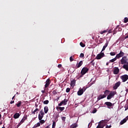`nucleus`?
Wrapping results in <instances>:
<instances>
[{
  "mask_svg": "<svg viewBox=\"0 0 128 128\" xmlns=\"http://www.w3.org/2000/svg\"><path fill=\"white\" fill-rule=\"evenodd\" d=\"M116 56L114 58H112V60H110V62H116V60H117Z\"/></svg>",
  "mask_w": 128,
  "mask_h": 128,
  "instance_id": "c85d7f7f",
  "label": "nucleus"
},
{
  "mask_svg": "<svg viewBox=\"0 0 128 128\" xmlns=\"http://www.w3.org/2000/svg\"><path fill=\"white\" fill-rule=\"evenodd\" d=\"M106 128H112V125H110L109 126H108V125H106Z\"/></svg>",
  "mask_w": 128,
  "mask_h": 128,
  "instance_id": "de8ad7c7",
  "label": "nucleus"
},
{
  "mask_svg": "<svg viewBox=\"0 0 128 128\" xmlns=\"http://www.w3.org/2000/svg\"><path fill=\"white\" fill-rule=\"evenodd\" d=\"M2 128H6V127L4 126V127H2Z\"/></svg>",
  "mask_w": 128,
  "mask_h": 128,
  "instance_id": "774afa93",
  "label": "nucleus"
},
{
  "mask_svg": "<svg viewBox=\"0 0 128 128\" xmlns=\"http://www.w3.org/2000/svg\"><path fill=\"white\" fill-rule=\"evenodd\" d=\"M66 118L65 116L62 117V120H63V122H66Z\"/></svg>",
  "mask_w": 128,
  "mask_h": 128,
  "instance_id": "79ce46f5",
  "label": "nucleus"
},
{
  "mask_svg": "<svg viewBox=\"0 0 128 128\" xmlns=\"http://www.w3.org/2000/svg\"><path fill=\"white\" fill-rule=\"evenodd\" d=\"M80 46L82 48H84V46H86V44L82 43V42H80Z\"/></svg>",
  "mask_w": 128,
  "mask_h": 128,
  "instance_id": "72a5a7b5",
  "label": "nucleus"
},
{
  "mask_svg": "<svg viewBox=\"0 0 128 128\" xmlns=\"http://www.w3.org/2000/svg\"><path fill=\"white\" fill-rule=\"evenodd\" d=\"M104 104H106V106H109L110 108H112V106L114 105L112 104V103L110 102H106L104 103Z\"/></svg>",
  "mask_w": 128,
  "mask_h": 128,
  "instance_id": "4468645a",
  "label": "nucleus"
},
{
  "mask_svg": "<svg viewBox=\"0 0 128 128\" xmlns=\"http://www.w3.org/2000/svg\"><path fill=\"white\" fill-rule=\"evenodd\" d=\"M111 91L108 90H106L104 92V94H100L98 96L97 98L98 100H102V98H106V96L109 95Z\"/></svg>",
  "mask_w": 128,
  "mask_h": 128,
  "instance_id": "f257e3e1",
  "label": "nucleus"
},
{
  "mask_svg": "<svg viewBox=\"0 0 128 128\" xmlns=\"http://www.w3.org/2000/svg\"><path fill=\"white\" fill-rule=\"evenodd\" d=\"M68 99H64V100H62L61 102L64 106H66L68 103Z\"/></svg>",
  "mask_w": 128,
  "mask_h": 128,
  "instance_id": "aec40b11",
  "label": "nucleus"
},
{
  "mask_svg": "<svg viewBox=\"0 0 128 128\" xmlns=\"http://www.w3.org/2000/svg\"><path fill=\"white\" fill-rule=\"evenodd\" d=\"M125 122H126V118H124L123 120H121L120 124H124Z\"/></svg>",
  "mask_w": 128,
  "mask_h": 128,
  "instance_id": "a878e982",
  "label": "nucleus"
},
{
  "mask_svg": "<svg viewBox=\"0 0 128 128\" xmlns=\"http://www.w3.org/2000/svg\"><path fill=\"white\" fill-rule=\"evenodd\" d=\"M53 94H58V92H56V90H54L52 92Z\"/></svg>",
  "mask_w": 128,
  "mask_h": 128,
  "instance_id": "37998d69",
  "label": "nucleus"
},
{
  "mask_svg": "<svg viewBox=\"0 0 128 128\" xmlns=\"http://www.w3.org/2000/svg\"><path fill=\"white\" fill-rule=\"evenodd\" d=\"M120 86V82H118L115 84L114 86H113L114 90H116L118 86Z\"/></svg>",
  "mask_w": 128,
  "mask_h": 128,
  "instance_id": "f8f14e48",
  "label": "nucleus"
},
{
  "mask_svg": "<svg viewBox=\"0 0 128 128\" xmlns=\"http://www.w3.org/2000/svg\"><path fill=\"white\" fill-rule=\"evenodd\" d=\"M81 90H82L83 92H86V88L84 87L82 88L81 89Z\"/></svg>",
  "mask_w": 128,
  "mask_h": 128,
  "instance_id": "e433bc0d",
  "label": "nucleus"
},
{
  "mask_svg": "<svg viewBox=\"0 0 128 128\" xmlns=\"http://www.w3.org/2000/svg\"><path fill=\"white\" fill-rule=\"evenodd\" d=\"M50 84V78H48L46 80V83L44 86V88H48Z\"/></svg>",
  "mask_w": 128,
  "mask_h": 128,
  "instance_id": "9d476101",
  "label": "nucleus"
},
{
  "mask_svg": "<svg viewBox=\"0 0 128 128\" xmlns=\"http://www.w3.org/2000/svg\"><path fill=\"white\" fill-rule=\"evenodd\" d=\"M76 86V80L74 79L72 80H71L70 86Z\"/></svg>",
  "mask_w": 128,
  "mask_h": 128,
  "instance_id": "f3484780",
  "label": "nucleus"
},
{
  "mask_svg": "<svg viewBox=\"0 0 128 128\" xmlns=\"http://www.w3.org/2000/svg\"><path fill=\"white\" fill-rule=\"evenodd\" d=\"M99 42L100 44H102V42L100 40H99Z\"/></svg>",
  "mask_w": 128,
  "mask_h": 128,
  "instance_id": "4d7b16f0",
  "label": "nucleus"
},
{
  "mask_svg": "<svg viewBox=\"0 0 128 128\" xmlns=\"http://www.w3.org/2000/svg\"><path fill=\"white\" fill-rule=\"evenodd\" d=\"M46 88H44V90H42L41 92H42V94H44L46 92Z\"/></svg>",
  "mask_w": 128,
  "mask_h": 128,
  "instance_id": "3c124183",
  "label": "nucleus"
},
{
  "mask_svg": "<svg viewBox=\"0 0 128 128\" xmlns=\"http://www.w3.org/2000/svg\"><path fill=\"white\" fill-rule=\"evenodd\" d=\"M52 128H56V122H53L52 125Z\"/></svg>",
  "mask_w": 128,
  "mask_h": 128,
  "instance_id": "58836bf2",
  "label": "nucleus"
},
{
  "mask_svg": "<svg viewBox=\"0 0 128 128\" xmlns=\"http://www.w3.org/2000/svg\"><path fill=\"white\" fill-rule=\"evenodd\" d=\"M44 114H46L48 112V106H46L44 107Z\"/></svg>",
  "mask_w": 128,
  "mask_h": 128,
  "instance_id": "5701e85b",
  "label": "nucleus"
},
{
  "mask_svg": "<svg viewBox=\"0 0 128 128\" xmlns=\"http://www.w3.org/2000/svg\"><path fill=\"white\" fill-rule=\"evenodd\" d=\"M21 124H20V123L18 124L17 125L18 128V126H20Z\"/></svg>",
  "mask_w": 128,
  "mask_h": 128,
  "instance_id": "13d9d810",
  "label": "nucleus"
},
{
  "mask_svg": "<svg viewBox=\"0 0 128 128\" xmlns=\"http://www.w3.org/2000/svg\"><path fill=\"white\" fill-rule=\"evenodd\" d=\"M87 72H88V68L86 67H84L80 72V74H86Z\"/></svg>",
  "mask_w": 128,
  "mask_h": 128,
  "instance_id": "423d86ee",
  "label": "nucleus"
},
{
  "mask_svg": "<svg viewBox=\"0 0 128 128\" xmlns=\"http://www.w3.org/2000/svg\"><path fill=\"white\" fill-rule=\"evenodd\" d=\"M104 56V53L101 52L100 53L98 54L96 56V60H100L101 58H102Z\"/></svg>",
  "mask_w": 128,
  "mask_h": 128,
  "instance_id": "39448f33",
  "label": "nucleus"
},
{
  "mask_svg": "<svg viewBox=\"0 0 128 128\" xmlns=\"http://www.w3.org/2000/svg\"><path fill=\"white\" fill-rule=\"evenodd\" d=\"M123 68L128 72V64H124L122 66Z\"/></svg>",
  "mask_w": 128,
  "mask_h": 128,
  "instance_id": "6ab92c4d",
  "label": "nucleus"
},
{
  "mask_svg": "<svg viewBox=\"0 0 128 128\" xmlns=\"http://www.w3.org/2000/svg\"><path fill=\"white\" fill-rule=\"evenodd\" d=\"M116 94V92L111 91L107 96V100H112L114 96Z\"/></svg>",
  "mask_w": 128,
  "mask_h": 128,
  "instance_id": "7ed1b4c3",
  "label": "nucleus"
},
{
  "mask_svg": "<svg viewBox=\"0 0 128 128\" xmlns=\"http://www.w3.org/2000/svg\"><path fill=\"white\" fill-rule=\"evenodd\" d=\"M114 34H116V30H113Z\"/></svg>",
  "mask_w": 128,
  "mask_h": 128,
  "instance_id": "864d4df0",
  "label": "nucleus"
},
{
  "mask_svg": "<svg viewBox=\"0 0 128 128\" xmlns=\"http://www.w3.org/2000/svg\"><path fill=\"white\" fill-rule=\"evenodd\" d=\"M128 110V106L127 108H125V110Z\"/></svg>",
  "mask_w": 128,
  "mask_h": 128,
  "instance_id": "052dcab7",
  "label": "nucleus"
},
{
  "mask_svg": "<svg viewBox=\"0 0 128 128\" xmlns=\"http://www.w3.org/2000/svg\"><path fill=\"white\" fill-rule=\"evenodd\" d=\"M26 118H28V117L26 116H24L22 120H20V124H23V122H24V120H26Z\"/></svg>",
  "mask_w": 128,
  "mask_h": 128,
  "instance_id": "a211bd4d",
  "label": "nucleus"
},
{
  "mask_svg": "<svg viewBox=\"0 0 128 128\" xmlns=\"http://www.w3.org/2000/svg\"><path fill=\"white\" fill-rule=\"evenodd\" d=\"M108 41H106V43L105 44V45L103 46V48L102 50V52H104L106 50V48L108 47Z\"/></svg>",
  "mask_w": 128,
  "mask_h": 128,
  "instance_id": "2eb2a0df",
  "label": "nucleus"
},
{
  "mask_svg": "<svg viewBox=\"0 0 128 128\" xmlns=\"http://www.w3.org/2000/svg\"><path fill=\"white\" fill-rule=\"evenodd\" d=\"M128 58L126 56H124L120 60L121 64H128Z\"/></svg>",
  "mask_w": 128,
  "mask_h": 128,
  "instance_id": "f03ea898",
  "label": "nucleus"
},
{
  "mask_svg": "<svg viewBox=\"0 0 128 128\" xmlns=\"http://www.w3.org/2000/svg\"><path fill=\"white\" fill-rule=\"evenodd\" d=\"M62 104H62V102H60V103L58 104V106H62Z\"/></svg>",
  "mask_w": 128,
  "mask_h": 128,
  "instance_id": "49530a36",
  "label": "nucleus"
},
{
  "mask_svg": "<svg viewBox=\"0 0 128 128\" xmlns=\"http://www.w3.org/2000/svg\"><path fill=\"white\" fill-rule=\"evenodd\" d=\"M124 24H126V22H128V18L126 17L124 18Z\"/></svg>",
  "mask_w": 128,
  "mask_h": 128,
  "instance_id": "473e14b6",
  "label": "nucleus"
},
{
  "mask_svg": "<svg viewBox=\"0 0 128 128\" xmlns=\"http://www.w3.org/2000/svg\"><path fill=\"white\" fill-rule=\"evenodd\" d=\"M125 118H126V120H128V116Z\"/></svg>",
  "mask_w": 128,
  "mask_h": 128,
  "instance_id": "680f3d73",
  "label": "nucleus"
},
{
  "mask_svg": "<svg viewBox=\"0 0 128 128\" xmlns=\"http://www.w3.org/2000/svg\"><path fill=\"white\" fill-rule=\"evenodd\" d=\"M106 66H108V63L107 62V63L106 64Z\"/></svg>",
  "mask_w": 128,
  "mask_h": 128,
  "instance_id": "69168bd1",
  "label": "nucleus"
},
{
  "mask_svg": "<svg viewBox=\"0 0 128 128\" xmlns=\"http://www.w3.org/2000/svg\"><path fill=\"white\" fill-rule=\"evenodd\" d=\"M70 62H74V59L72 58V56H70Z\"/></svg>",
  "mask_w": 128,
  "mask_h": 128,
  "instance_id": "ea45409f",
  "label": "nucleus"
},
{
  "mask_svg": "<svg viewBox=\"0 0 128 128\" xmlns=\"http://www.w3.org/2000/svg\"><path fill=\"white\" fill-rule=\"evenodd\" d=\"M108 120H102L100 122V123H101L104 126L108 124Z\"/></svg>",
  "mask_w": 128,
  "mask_h": 128,
  "instance_id": "ddd939ff",
  "label": "nucleus"
},
{
  "mask_svg": "<svg viewBox=\"0 0 128 128\" xmlns=\"http://www.w3.org/2000/svg\"><path fill=\"white\" fill-rule=\"evenodd\" d=\"M82 60H80L78 63H77L76 64V66L74 68H80L82 66Z\"/></svg>",
  "mask_w": 128,
  "mask_h": 128,
  "instance_id": "9b49d317",
  "label": "nucleus"
},
{
  "mask_svg": "<svg viewBox=\"0 0 128 128\" xmlns=\"http://www.w3.org/2000/svg\"><path fill=\"white\" fill-rule=\"evenodd\" d=\"M94 60H92L90 62V64H92V62H94Z\"/></svg>",
  "mask_w": 128,
  "mask_h": 128,
  "instance_id": "6e6d98bb",
  "label": "nucleus"
},
{
  "mask_svg": "<svg viewBox=\"0 0 128 128\" xmlns=\"http://www.w3.org/2000/svg\"><path fill=\"white\" fill-rule=\"evenodd\" d=\"M92 114H96V109H94L92 112Z\"/></svg>",
  "mask_w": 128,
  "mask_h": 128,
  "instance_id": "a18cd8bd",
  "label": "nucleus"
},
{
  "mask_svg": "<svg viewBox=\"0 0 128 128\" xmlns=\"http://www.w3.org/2000/svg\"><path fill=\"white\" fill-rule=\"evenodd\" d=\"M10 104H14V100H11Z\"/></svg>",
  "mask_w": 128,
  "mask_h": 128,
  "instance_id": "603ef678",
  "label": "nucleus"
},
{
  "mask_svg": "<svg viewBox=\"0 0 128 128\" xmlns=\"http://www.w3.org/2000/svg\"><path fill=\"white\" fill-rule=\"evenodd\" d=\"M110 55L112 56H116V52H111L110 53Z\"/></svg>",
  "mask_w": 128,
  "mask_h": 128,
  "instance_id": "c9c22d12",
  "label": "nucleus"
},
{
  "mask_svg": "<svg viewBox=\"0 0 128 128\" xmlns=\"http://www.w3.org/2000/svg\"><path fill=\"white\" fill-rule=\"evenodd\" d=\"M121 80H122L123 82H126L128 79V74H124L120 76Z\"/></svg>",
  "mask_w": 128,
  "mask_h": 128,
  "instance_id": "0eeeda50",
  "label": "nucleus"
},
{
  "mask_svg": "<svg viewBox=\"0 0 128 128\" xmlns=\"http://www.w3.org/2000/svg\"><path fill=\"white\" fill-rule=\"evenodd\" d=\"M77 94L78 96H82L84 94V92L82 90L80 89L79 90Z\"/></svg>",
  "mask_w": 128,
  "mask_h": 128,
  "instance_id": "412c9836",
  "label": "nucleus"
},
{
  "mask_svg": "<svg viewBox=\"0 0 128 128\" xmlns=\"http://www.w3.org/2000/svg\"><path fill=\"white\" fill-rule=\"evenodd\" d=\"M120 72V69L118 67H115L114 70H113V74H118V73Z\"/></svg>",
  "mask_w": 128,
  "mask_h": 128,
  "instance_id": "1a4fd4ad",
  "label": "nucleus"
},
{
  "mask_svg": "<svg viewBox=\"0 0 128 128\" xmlns=\"http://www.w3.org/2000/svg\"><path fill=\"white\" fill-rule=\"evenodd\" d=\"M78 128V124H72L70 126V128Z\"/></svg>",
  "mask_w": 128,
  "mask_h": 128,
  "instance_id": "393cba45",
  "label": "nucleus"
},
{
  "mask_svg": "<svg viewBox=\"0 0 128 128\" xmlns=\"http://www.w3.org/2000/svg\"><path fill=\"white\" fill-rule=\"evenodd\" d=\"M44 116V110H40V114L38 115V118L39 120H42Z\"/></svg>",
  "mask_w": 128,
  "mask_h": 128,
  "instance_id": "20e7f679",
  "label": "nucleus"
},
{
  "mask_svg": "<svg viewBox=\"0 0 128 128\" xmlns=\"http://www.w3.org/2000/svg\"><path fill=\"white\" fill-rule=\"evenodd\" d=\"M39 111H40V110H38V108H37L32 112V114H36V112H39Z\"/></svg>",
  "mask_w": 128,
  "mask_h": 128,
  "instance_id": "c756f323",
  "label": "nucleus"
},
{
  "mask_svg": "<svg viewBox=\"0 0 128 128\" xmlns=\"http://www.w3.org/2000/svg\"><path fill=\"white\" fill-rule=\"evenodd\" d=\"M16 106L18 108H20L22 106V101H18V104H16Z\"/></svg>",
  "mask_w": 128,
  "mask_h": 128,
  "instance_id": "cd10ccee",
  "label": "nucleus"
},
{
  "mask_svg": "<svg viewBox=\"0 0 128 128\" xmlns=\"http://www.w3.org/2000/svg\"><path fill=\"white\" fill-rule=\"evenodd\" d=\"M70 92V88H66V92Z\"/></svg>",
  "mask_w": 128,
  "mask_h": 128,
  "instance_id": "4c0bfd02",
  "label": "nucleus"
},
{
  "mask_svg": "<svg viewBox=\"0 0 128 128\" xmlns=\"http://www.w3.org/2000/svg\"><path fill=\"white\" fill-rule=\"evenodd\" d=\"M81 75L80 76V78H82L84 76V74H82V73H80Z\"/></svg>",
  "mask_w": 128,
  "mask_h": 128,
  "instance_id": "09e8293b",
  "label": "nucleus"
},
{
  "mask_svg": "<svg viewBox=\"0 0 128 128\" xmlns=\"http://www.w3.org/2000/svg\"><path fill=\"white\" fill-rule=\"evenodd\" d=\"M108 30H104L103 31H102L100 32V34H106V32H108Z\"/></svg>",
  "mask_w": 128,
  "mask_h": 128,
  "instance_id": "7c9ffc66",
  "label": "nucleus"
},
{
  "mask_svg": "<svg viewBox=\"0 0 128 128\" xmlns=\"http://www.w3.org/2000/svg\"><path fill=\"white\" fill-rule=\"evenodd\" d=\"M15 96H16V95H14V96L12 98V100H14Z\"/></svg>",
  "mask_w": 128,
  "mask_h": 128,
  "instance_id": "bf43d9fd",
  "label": "nucleus"
},
{
  "mask_svg": "<svg viewBox=\"0 0 128 128\" xmlns=\"http://www.w3.org/2000/svg\"><path fill=\"white\" fill-rule=\"evenodd\" d=\"M20 116L19 113H16L14 114V118H18Z\"/></svg>",
  "mask_w": 128,
  "mask_h": 128,
  "instance_id": "4be33fe9",
  "label": "nucleus"
},
{
  "mask_svg": "<svg viewBox=\"0 0 128 128\" xmlns=\"http://www.w3.org/2000/svg\"><path fill=\"white\" fill-rule=\"evenodd\" d=\"M124 56V52H122V51H120V53L116 55V58H122Z\"/></svg>",
  "mask_w": 128,
  "mask_h": 128,
  "instance_id": "6e6552de",
  "label": "nucleus"
},
{
  "mask_svg": "<svg viewBox=\"0 0 128 128\" xmlns=\"http://www.w3.org/2000/svg\"><path fill=\"white\" fill-rule=\"evenodd\" d=\"M62 64H58V68H62Z\"/></svg>",
  "mask_w": 128,
  "mask_h": 128,
  "instance_id": "8fccbe9b",
  "label": "nucleus"
},
{
  "mask_svg": "<svg viewBox=\"0 0 128 128\" xmlns=\"http://www.w3.org/2000/svg\"><path fill=\"white\" fill-rule=\"evenodd\" d=\"M84 54L83 53H81L80 56V58H84Z\"/></svg>",
  "mask_w": 128,
  "mask_h": 128,
  "instance_id": "a19ab883",
  "label": "nucleus"
},
{
  "mask_svg": "<svg viewBox=\"0 0 128 128\" xmlns=\"http://www.w3.org/2000/svg\"><path fill=\"white\" fill-rule=\"evenodd\" d=\"M104 126L102 125V123H100V122L98 123V126H97V127L96 128H104Z\"/></svg>",
  "mask_w": 128,
  "mask_h": 128,
  "instance_id": "b1692460",
  "label": "nucleus"
},
{
  "mask_svg": "<svg viewBox=\"0 0 128 128\" xmlns=\"http://www.w3.org/2000/svg\"><path fill=\"white\" fill-rule=\"evenodd\" d=\"M75 106H76H76H78V104H75Z\"/></svg>",
  "mask_w": 128,
  "mask_h": 128,
  "instance_id": "e2e57ef3",
  "label": "nucleus"
},
{
  "mask_svg": "<svg viewBox=\"0 0 128 128\" xmlns=\"http://www.w3.org/2000/svg\"><path fill=\"white\" fill-rule=\"evenodd\" d=\"M40 126V123L38 122V123H37L36 124L33 126V128H38V126Z\"/></svg>",
  "mask_w": 128,
  "mask_h": 128,
  "instance_id": "bb28decb",
  "label": "nucleus"
},
{
  "mask_svg": "<svg viewBox=\"0 0 128 128\" xmlns=\"http://www.w3.org/2000/svg\"><path fill=\"white\" fill-rule=\"evenodd\" d=\"M126 92H128V88L127 90H126Z\"/></svg>",
  "mask_w": 128,
  "mask_h": 128,
  "instance_id": "0e129e2a",
  "label": "nucleus"
},
{
  "mask_svg": "<svg viewBox=\"0 0 128 128\" xmlns=\"http://www.w3.org/2000/svg\"><path fill=\"white\" fill-rule=\"evenodd\" d=\"M2 118V114H0V118Z\"/></svg>",
  "mask_w": 128,
  "mask_h": 128,
  "instance_id": "338daca9",
  "label": "nucleus"
},
{
  "mask_svg": "<svg viewBox=\"0 0 128 128\" xmlns=\"http://www.w3.org/2000/svg\"><path fill=\"white\" fill-rule=\"evenodd\" d=\"M49 102H50V101H48V100H46L44 101L43 104H48Z\"/></svg>",
  "mask_w": 128,
  "mask_h": 128,
  "instance_id": "2f4dec72",
  "label": "nucleus"
},
{
  "mask_svg": "<svg viewBox=\"0 0 128 128\" xmlns=\"http://www.w3.org/2000/svg\"><path fill=\"white\" fill-rule=\"evenodd\" d=\"M40 124H44V122H46V121H44V120H40Z\"/></svg>",
  "mask_w": 128,
  "mask_h": 128,
  "instance_id": "f704fd0d",
  "label": "nucleus"
},
{
  "mask_svg": "<svg viewBox=\"0 0 128 128\" xmlns=\"http://www.w3.org/2000/svg\"><path fill=\"white\" fill-rule=\"evenodd\" d=\"M45 128H50V125L47 126L46 127H45Z\"/></svg>",
  "mask_w": 128,
  "mask_h": 128,
  "instance_id": "5fc2aeb1",
  "label": "nucleus"
},
{
  "mask_svg": "<svg viewBox=\"0 0 128 128\" xmlns=\"http://www.w3.org/2000/svg\"><path fill=\"white\" fill-rule=\"evenodd\" d=\"M56 109L58 111L60 110V112H62V110H64V107L57 106Z\"/></svg>",
  "mask_w": 128,
  "mask_h": 128,
  "instance_id": "dca6fc26",
  "label": "nucleus"
},
{
  "mask_svg": "<svg viewBox=\"0 0 128 128\" xmlns=\"http://www.w3.org/2000/svg\"><path fill=\"white\" fill-rule=\"evenodd\" d=\"M108 34H112V29H110L108 31Z\"/></svg>",
  "mask_w": 128,
  "mask_h": 128,
  "instance_id": "c03bdc74",
  "label": "nucleus"
}]
</instances>
